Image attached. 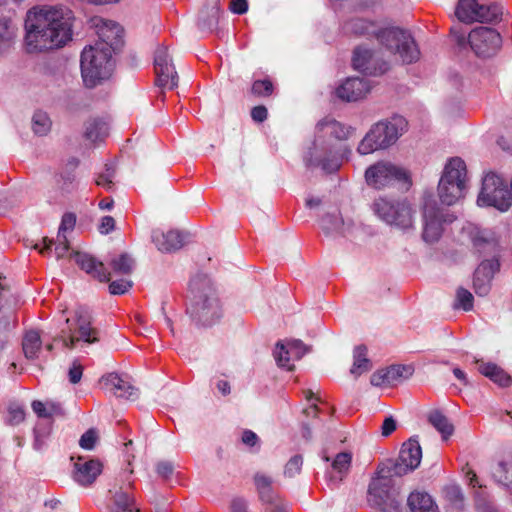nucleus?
<instances>
[{
	"label": "nucleus",
	"instance_id": "nucleus-1",
	"mask_svg": "<svg viewBox=\"0 0 512 512\" xmlns=\"http://www.w3.org/2000/svg\"><path fill=\"white\" fill-rule=\"evenodd\" d=\"M72 39L69 11L56 6H34L26 13L25 46L29 53L61 48Z\"/></svg>",
	"mask_w": 512,
	"mask_h": 512
},
{
	"label": "nucleus",
	"instance_id": "nucleus-2",
	"mask_svg": "<svg viewBox=\"0 0 512 512\" xmlns=\"http://www.w3.org/2000/svg\"><path fill=\"white\" fill-rule=\"evenodd\" d=\"M351 126H345L333 118L326 117L316 125V136L313 146L309 149L305 159L307 166L321 167L325 172L332 173L341 165L334 146L327 141V138L335 140H346L353 133Z\"/></svg>",
	"mask_w": 512,
	"mask_h": 512
},
{
	"label": "nucleus",
	"instance_id": "nucleus-3",
	"mask_svg": "<svg viewBox=\"0 0 512 512\" xmlns=\"http://www.w3.org/2000/svg\"><path fill=\"white\" fill-rule=\"evenodd\" d=\"M347 33L365 36L374 35L394 54H398L403 63L410 64L419 59L420 52L410 33L399 28L381 29L376 22L362 18L351 19L345 23Z\"/></svg>",
	"mask_w": 512,
	"mask_h": 512
},
{
	"label": "nucleus",
	"instance_id": "nucleus-4",
	"mask_svg": "<svg viewBox=\"0 0 512 512\" xmlns=\"http://www.w3.org/2000/svg\"><path fill=\"white\" fill-rule=\"evenodd\" d=\"M193 299L187 311L199 325L209 327L222 317V307L211 279L206 275H196L190 281Z\"/></svg>",
	"mask_w": 512,
	"mask_h": 512
},
{
	"label": "nucleus",
	"instance_id": "nucleus-5",
	"mask_svg": "<svg viewBox=\"0 0 512 512\" xmlns=\"http://www.w3.org/2000/svg\"><path fill=\"white\" fill-rule=\"evenodd\" d=\"M407 126L406 119L399 115L379 121L371 127L361 140L357 151L361 155H367L376 150L386 149L396 143L399 137L407 130Z\"/></svg>",
	"mask_w": 512,
	"mask_h": 512
},
{
	"label": "nucleus",
	"instance_id": "nucleus-6",
	"mask_svg": "<svg viewBox=\"0 0 512 512\" xmlns=\"http://www.w3.org/2000/svg\"><path fill=\"white\" fill-rule=\"evenodd\" d=\"M114 63L109 49L100 46H89L81 54V74L84 84L93 88L102 80L108 79L113 71Z\"/></svg>",
	"mask_w": 512,
	"mask_h": 512
},
{
	"label": "nucleus",
	"instance_id": "nucleus-7",
	"mask_svg": "<svg viewBox=\"0 0 512 512\" xmlns=\"http://www.w3.org/2000/svg\"><path fill=\"white\" fill-rule=\"evenodd\" d=\"M67 330L63 329L61 334L54 340L62 342L67 349L76 348L77 344H93L100 340V332L92 325V316L90 312L83 307L75 311L74 319H66Z\"/></svg>",
	"mask_w": 512,
	"mask_h": 512
},
{
	"label": "nucleus",
	"instance_id": "nucleus-8",
	"mask_svg": "<svg viewBox=\"0 0 512 512\" xmlns=\"http://www.w3.org/2000/svg\"><path fill=\"white\" fill-rule=\"evenodd\" d=\"M371 209L383 222L396 228L407 230L413 227L415 210L406 199L380 196Z\"/></svg>",
	"mask_w": 512,
	"mask_h": 512
},
{
	"label": "nucleus",
	"instance_id": "nucleus-9",
	"mask_svg": "<svg viewBox=\"0 0 512 512\" xmlns=\"http://www.w3.org/2000/svg\"><path fill=\"white\" fill-rule=\"evenodd\" d=\"M397 476L386 464L378 467L368 487V501L383 512H396L399 504L392 494L393 477Z\"/></svg>",
	"mask_w": 512,
	"mask_h": 512
},
{
	"label": "nucleus",
	"instance_id": "nucleus-10",
	"mask_svg": "<svg viewBox=\"0 0 512 512\" xmlns=\"http://www.w3.org/2000/svg\"><path fill=\"white\" fill-rule=\"evenodd\" d=\"M477 203L479 206L495 207L501 212L507 211L512 205L507 182L495 173H488L483 179Z\"/></svg>",
	"mask_w": 512,
	"mask_h": 512
},
{
	"label": "nucleus",
	"instance_id": "nucleus-11",
	"mask_svg": "<svg viewBox=\"0 0 512 512\" xmlns=\"http://www.w3.org/2000/svg\"><path fill=\"white\" fill-rule=\"evenodd\" d=\"M474 255L483 260L499 261L500 243L497 234L489 229L468 225L463 228Z\"/></svg>",
	"mask_w": 512,
	"mask_h": 512
},
{
	"label": "nucleus",
	"instance_id": "nucleus-12",
	"mask_svg": "<svg viewBox=\"0 0 512 512\" xmlns=\"http://www.w3.org/2000/svg\"><path fill=\"white\" fill-rule=\"evenodd\" d=\"M454 217L451 214L444 213L438 206L432 195L424 197L423 202V221L424 228L422 238L427 243L437 242L443 232V223H451Z\"/></svg>",
	"mask_w": 512,
	"mask_h": 512
},
{
	"label": "nucleus",
	"instance_id": "nucleus-13",
	"mask_svg": "<svg viewBox=\"0 0 512 512\" xmlns=\"http://www.w3.org/2000/svg\"><path fill=\"white\" fill-rule=\"evenodd\" d=\"M366 182L375 189H383L396 182H406V171L390 162H378L365 172Z\"/></svg>",
	"mask_w": 512,
	"mask_h": 512
},
{
	"label": "nucleus",
	"instance_id": "nucleus-14",
	"mask_svg": "<svg viewBox=\"0 0 512 512\" xmlns=\"http://www.w3.org/2000/svg\"><path fill=\"white\" fill-rule=\"evenodd\" d=\"M471 49L479 57H491L501 47V36L493 28L480 26L473 29L468 36Z\"/></svg>",
	"mask_w": 512,
	"mask_h": 512
},
{
	"label": "nucleus",
	"instance_id": "nucleus-15",
	"mask_svg": "<svg viewBox=\"0 0 512 512\" xmlns=\"http://www.w3.org/2000/svg\"><path fill=\"white\" fill-rule=\"evenodd\" d=\"M421 459V446L417 440L411 438L402 445L398 459L385 464L394 471L397 477H400L416 469L420 465Z\"/></svg>",
	"mask_w": 512,
	"mask_h": 512
},
{
	"label": "nucleus",
	"instance_id": "nucleus-16",
	"mask_svg": "<svg viewBox=\"0 0 512 512\" xmlns=\"http://www.w3.org/2000/svg\"><path fill=\"white\" fill-rule=\"evenodd\" d=\"M93 25L100 40L95 46L99 45L100 49L108 48L111 54L122 47L123 29L118 23L103 18H95L93 19Z\"/></svg>",
	"mask_w": 512,
	"mask_h": 512
},
{
	"label": "nucleus",
	"instance_id": "nucleus-17",
	"mask_svg": "<svg viewBox=\"0 0 512 512\" xmlns=\"http://www.w3.org/2000/svg\"><path fill=\"white\" fill-rule=\"evenodd\" d=\"M154 65L156 84L162 88H175L178 83V75L166 47L160 46L157 48L154 56Z\"/></svg>",
	"mask_w": 512,
	"mask_h": 512
},
{
	"label": "nucleus",
	"instance_id": "nucleus-18",
	"mask_svg": "<svg viewBox=\"0 0 512 512\" xmlns=\"http://www.w3.org/2000/svg\"><path fill=\"white\" fill-rule=\"evenodd\" d=\"M100 385L103 390L113 394L117 398L135 400L139 395L138 389L131 383L129 378L117 373H109L102 376Z\"/></svg>",
	"mask_w": 512,
	"mask_h": 512
},
{
	"label": "nucleus",
	"instance_id": "nucleus-19",
	"mask_svg": "<svg viewBox=\"0 0 512 512\" xmlns=\"http://www.w3.org/2000/svg\"><path fill=\"white\" fill-rule=\"evenodd\" d=\"M499 261L482 260L474 272L473 289L475 293L484 297L488 295L491 289V280L494 274L499 270Z\"/></svg>",
	"mask_w": 512,
	"mask_h": 512
},
{
	"label": "nucleus",
	"instance_id": "nucleus-20",
	"mask_svg": "<svg viewBox=\"0 0 512 512\" xmlns=\"http://www.w3.org/2000/svg\"><path fill=\"white\" fill-rule=\"evenodd\" d=\"M309 351L310 347L305 345L301 340H292L288 342L287 346L278 342L274 351V357L279 367L286 368L291 371L294 369V365L289 363L288 358L284 361L283 354H291L292 358L298 360Z\"/></svg>",
	"mask_w": 512,
	"mask_h": 512
},
{
	"label": "nucleus",
	"instance_id": "nucleus-21",
	"mask_svg": "<svg viewBox=\"0 0 512 512\" xmlns=\"http://www.w3.org/2000/svg\"><path fill=\"white\" fill-rule=\"evenodd\" d=\"M101 472L102 464L99 460L79 457L75 463L73 477L78 484L87 486L92 484Z\"/></svg>",
	"mask_w": 512,
	"mask_h": 512
},
{
	"label": "nucleus",
	"instance_id": "nucleus-22",
	"mask_svg": "<svg viewBox=\"0 0 512 512\" xmlns=\"http://www.w3.org/2000/svg\"><path fill=\"white\" fill-rule=\"evenodd\" d=\"M370 91V84L364 78H348L336 89V95L347 102L358 101Z\"/></svg>",
	"mask_w": 512,
	"mask_h": 512
},
{
	"label": "nucleus",
	"instance_id": "nucleus-23",
	"mask_svg": "<svg viewBox=\"0 0 512 512\" xmlns=\"http://www.w3.org/2000/svg\"><path fill=\"white\" fill-rule=\"evenodd\" d=\"M73 257L77 265L87 274L100 282L110 281L111 272L105 268L103 262L98 261L94 256L84 252H75Z\"/></svg>",
	"mask_w": 512,
	"mask_h": 512
},
{
	"label": "nucleus",
	"instance_id": "nucleus-24",
	"mask_svg": "<svg viewBox=\"0 0 512 512\" xmlns=\"http://www.w3.org/2000/svg\"><path fill=\"white\" fill-rule=\"evenodd\" d=\"M353 66L356 70H359L368 75L383 74L388 70V64L382 62L377 68L374 66V53L369 49L357 48L354 51Z\"/></svg>",
	"mask_w": 512,
	"mask_h": 512
},
{
	"label": "nucleus",
	"instance_id": "nucleus-25",
	"mask_svg": "<svg viewBox=\"0 0 512 512\" xmlns=\"http://www.w3.org/2000/svg\"><path fill=\"white\" fill-rule=\"evenodd\" d=\"M152 241L162 252H172L180 249L183 246V235L179 231L171 230L163 232L161 230H154L152 232Z\"/></svg>",
	"mask_w": 512,
	"mask_h": 512
},
{
	"label": "nucleus",
	"instance_id": "nucleus-26",
	"mask_svg": "<svg viewBox=\"0 0 512 512\" xmlns=\"http://www.w3.org/2000/svg\"><path fill=\"white\" fill-rule=\"evenodd\" d=\"M466 176L467 170L465 162L459 157H453L445 164L439 181H443L445 183L458 182L465 185Z\"/></svg>",
	"mask_w": 512,
	"mask_h": 512
},
{
	"label": "nucleus",
	"instance_id": "nucleus-27",
	"mask_svg": "<svg viewBox=\"0 0 512 512\" xmlns=\"http://www.w3.org/2000/svg\"><path fill=\"white\" fill-rule=\"evenodd\" d=\"M491 477L500 485H512V454L505 455L492 464Z\"/></svg>",
	"mask_w": 512,
	"mask_h": 512
},
{
	"label": "nucleus",
	"instance_id": "nucleus-28",
	"mask_svg": "<svg viewBox=\"0 0 512 512\" xmlns=\"http://www.w3.org/2000/svg\"><path fill=\"white\" fill-rule=\"evenodd\" d=\"M474 362L478 365V371L485 377L501 387H507L511 384V377L497 364L485 362L475 358Z\"/></svg>",
	"mask_w": 512,
	"mask_h": 512
},
{
	"label": "nucleus",
	"instance_id": "nucleus-29",
	"mask_svg": "<svg viewBox=\"0 0 512 512\" xmlns=\"http://www.w3.org/2000/svg\"><path fill=\"white\" fill-rule=\"evenodd\" d=\"M352 455L349 452L338 453L331 465V472L329 473V481L334 485H338L348 473L351 467Z\"/></svg>",
	"mask_w": 512,
	"mask_h": 512
},
{
	"label": "nucleus",
	"instance_id": "nucleus-30",
	"mask_svg": "<svg viewBox=\"0 0 512 512\" xmlns=\"http://www.w3.org/2000/svg\"><path fill=\"white\" fill-rule=\"evenodd\" d=\"M464 190L465 185L458 182L445 183L443 181H439L438 184V196L441 202L448 206L455 204L460 198H462Z\"/></svg>",
	"mask_w": 512,
	"mask_h": 512
},
{
	"label": "nucleus",
	"instance_id": "nucleus-31",
	"mask_svg": "<svg viewBox=\"0 0 512 512\" xmlns=\"http://www.w3.org/2000/svg\"><path fill=\"white\" fill-rule=\"evenodd\" d=\"M351 226V222L345 223L338 214H326L321 219V228L326 235L346 236Z\"/></svg>",
	"mask_w": 512,
	"mask_h": 512
},
{
	"label": "nucleus",
	"instance_id": "nucleus-32",
	"mask_svg": "<svg viewBox=\"0 0 512 512\" xmlns=\"http://www.w3.org/2000/svg\"><path fill=\"white\" fill-rule=\"evenodd\" d=\"M411 512H439L432 497L425 492H412L408 497Z\"/></svg>",
	"mask_w": 512,
	"mask_h": 512
},
{
	"label": "nucleus",
	"instance_id": "nucleus-33",
	"mask_svg": "<svg viewBox=\"0 0 512 512\" xmlns=\"http://www.w3.org/2000/svg\"><path fill=\"white\" fill-rule=\"evenodd\" d=\"M221 9L217 0L213 2L210 7H206L202 10L198 16L197 25L199 29L203 31H212L216 28Z\"/></svg>",
	"mask_w": 512,
	"mask_h": 512
},
{
	"label": "nucleus",
	"instance_id": "nucleus-34",
	"mask_svg": "<svg viewBox=\"0 0 512 512\" xmlns=\"http://www.w3.org/2000/svg\"><path fill=\"white\" fill-rule=\"evenodd\" d=\"M427 420L441 434L443 440L449 439L454 432L453 424L440 410L430 411Z\"/></svg>",
	"mask_w": 512,
	"mask_h": 512
},
{
	"label": "nucleus",
	"instance_id": "nucleus-35",
	"mask_svg": "<svg viewBox=\"0 0 512 512\" xmlns=\"http://www.w3.org/2000/svg\"><path fill=\"white\" fill-rule=\"evenodd\" d=\"M372 368L371 361L367 357V348L364 345H358L353 351V365L350 373L355 377H359Z\"/></svg>",
	"mask_w": 512,
	"mask_h": 512
},
{
	"label": "nucleus",
	"instance_id": "nucleus-36",
	"mask_svg": "<svg viewBox=\"0 0 512 512\" xmlns=\"http://www.w3.org/2000/svg\"><path fill=\"white\" fill-rule=\"evenodd\" d=\"M41 347L42 341L38 331L30 330L25 333L22 348L26 358L36 359Z\"/></svg>",
	"mask_w": 512,
	"mask_h": 512
},
{
	"label": "nucleus",
	"instance_id": "nucleus-37",
	"mask_svg": "<svg viewBox=\"0 0 512 512\" xmlns=\"http://www.w3.org/2000/svg\"><path fill=\"white\" fill-rule=\"evenodd\" d=\"M479 7L477 0H459L455 15L462 23L471 24L475 22L476 11Z\"/></svg>",
	"mask_w": 512,
	"mask_h": 512
},
{
	"label": "nucleus",
	"instance_id": "nucleus-38",
	"mask_svg": "<svg viewBox=\"0 0 512 512\" xmlns=\"http://www.w3.org/2000/svg\"><path fill=\"white\" fill-rule=\"evenodd\" d=\"M254 483L259 493L260 499L267 503H274L275 494L272 488L273 480L270 476L262 473H256Z\"/></svg>",
	"mask_w": 512,
	"mask_h": 512
},
{
	"label": "nucleus",
	"instance_id": "nucleus-39",
	"mask_svg": "<svg viewBox=\"0 0 512 512\" xmlns=\"http://www.w3.org/2000/svg\"><path fill=\"white\" fill-rule=\"evenodd\" d=\"M109 266L115 274L130 275L135 267V261L128 253H121L109 261Z\"/></svg>",
	"mask_w": 512,
	"mask_h": 512
},
{
	"label": "nucleus",
	"instance_id": "nucleus-40",
	"mask_svg": "<svg viewBox=\"0 0 512 512\" xmlns=\"http://www.w3.org/2000/svg\"><path fill=\"white\" fill-rule=\"evenodd\" d=\"M31 406L33 411L37 414V416L41 418H51L54 416L63 415L61 405L54 401L42 402L35 400L32 402Z\"/></svg>",
	"mask_w": 512,
	"mask_h": 512
},
{
	"label": "nucleus",
	"instance_id": "nucleus-41",
	"mask_svg": "<svg viewBox=\"0 0 512 512\" xmlns=\"http://www.w3.org/2000/svg\"><path fill=\"white\" fill-rule=\"evenodd\" d=\"M475 22H493L497 21L501 14L502 10L498 5H484L479 3V7L477 9Z\"/></svg>",
	"mask_w": 512,
	"mask_h": 512
},
{
	"label": "nucleus",
	"instance_id": "nucleus-42",
	"mask_svg": "<svg viewBox=\"0 0 512 512\" xmlns=\"http://www.w3.org/2000/svg\"><path fill=\"white\" fill-rule=\"evenodd\" d=\"M107 124L100 120L94 119L87 123L85 129V137L93 142L102 139L107 134Z\"/></svg>",
	"mask_w": 512,
	"mask_h": 512
},
{
	"label": "nucleus",
	"instance_id": "nucleus-43",
	"mask_svg": "<svg viewBox=\"0 0 512 512\" xmlns=\"http://www.w3.org/2000/svg\"><path fill=\"white\" fill-rule=\"evenodd\" d=\"M17 27L12 20L0 18V45L9 46L16 38Z\"/></svg>",
	"mask_w": 512,
	"mask_h": 512
},
{
	"label": "nucleus",
	"instance_id": "nucleus-44",
	"mask_svg": "<svg viewBox=\"0 0 512 512\" xmlns=\"http://www.w3.org/2000/svg\"><path fill=\"white\" fill-rule=\"evenodd\" d=\"M32 129L35 134L43 136L51 129V121L47 113L37 111L32 117Z\"/></svg>",
	"mask_w": 512,
	"mask_h": 512
},
{
	"label": "nucleus",
	"instance_id": "nucleus-45",
	"mask_svg": "<svg viewBox=\"0 0 512 512\" xmlns=\"http://www.w3.org/2000/svg\"><path fill=\"white\" fill-rule=\"evenodd\" d=\"M386 370V381L393 385L401 379H407L412 375V369L402 365H392Z\"/></svg>",
	"mask_w": 512,
	"mask_h": 512
},
{
	"label": "nucleus",
	"instance_id": "nucleus-46",
	"mask_svg": "<svg viewBox=\"0 0 512 512\" xmlns=\"http://www.w3.org/2000/svg\"><path fill=\"white\" fill-rule=\"evenodd\" d=\"M474 297L470 291L465 288H458L456 291V302L455 308H462L464 311H470L473 309Z\"/></svg>",
	"mask_w": 512,
	"mask_h": 512
},
{
	"label": "nucleus",
	"instance_id": "nucleus-47",
	"mask_svg": "<svg viewBox=\"0 0 512 512\" xmlns=\"http://www.w3.org/2000/svg\"><path fill=\"white\" fill-rule=\"evenodd\" d=\"M25 419V411L23 406L17 403H11L8 406V418L6 422L9 425L15 426L23 422Z\"/></svg>",
	"mask_w": 512,
	"mask_h": 512
},
{
	"label": "nucleus",
	"instance_id": "nucleus-48",
	"mask_svg": "<svg viewBox=\"0 0 512 512\" xmlns=\"http://www.w3.org/2000/svg\"><path fill=\"white\" fill-rule=\"evenodd\" d=\"M274 87L270 80H256L252 84L251 92L258 97H268L273 93Z\"/></svg>",
	"mask_w": 512,
	"mask_h": 512
},
{
	"label": "nucleus",
	"instance_id": "nucleus-49",
	"mask_svg": "<svg viewBox=\"0 0 512 512\" xmlns=\"http://www.w3.org/2000/svg\"><path fill=\"white\" fill-rule=\"evenodd\" d=\"M114 177L115 169L111 165L106 164L104 172L98 175L96 184L110 190L113 187Z\"/></svg>",
	"mask_w": 512,
	"mask_h": 512
},
{
	"label": "nucleus",
	"instance_id": "nucleus-50",
	"mask_svg": "<svg viewBox=\"0 0 512 512\" xmlns=\"http://www.w3.org/2000/svg\"><path fill=\"white\" fill-rule=\"evenodd\" d=\"M114 503L116 509H136L134 506V499L125 491L115 493Z\"/></svg>",
	"mask_w": 512,
	"mask_h": 512
},
{
	"label": "nucleus",
	"instance_id": "nucleus-51",
	"mask_svg": "<svg viewBox=\"0 0 512 512\" xmlns=\"http://www.w3.org/2000/svg\"><path fill=\"white\" fill-rule=\"evenodd\" d=\"M303 464V459L300 455L293 456L285 465V476L292 478L300 473Z\"/></svg>",
	"mask_w": 512,
	"mask_h": 512
},
{
	"label": "nucleus",
	"instance_id": "nucleus-52",
	"mask_svg": "<svg viewBox=\"0 0 512 512\" xmlns=\"http://www.w3.org/2000/svg\"><path fill=\"white\" fill-rule=\"evenodd\" d=\"M451 36L453 37L454 41L460 48H465L469 42L468 38H466V32L462 25L457 24L451 27L450 29Z\"/></svg>",
	"mask_w": 512,
	"mask_h": 512
},
{
	"label": "nucleus",
	"instance_id": "nucleus-53",
	"mask_svg": "<svg viewBox=\"0 0 512 512\" xmlns=\"http://www.w3.org/2000/svg\"><path fill=\"white\" fill-rule=\"evenodd\" d=\"M98 439V435L95 429L87 430L80 438L79 445L86 450H92Z\"/></svg>",
	"mask_w": 512,
	"mask_h": 512
},
{
	"label": "nucleus",
	"instance_id": "nucleus-54",
	"mask_svg": "<svg viewBox=\"0 0 512 512\" xmlns=\"http://www.w3.org/2000/svg\"><path fill=\"white\" fill-rule=\"evenodd\" d=\"M76 224V217L72 213H66L63 215L61 224L59 226L58 230V238H61V236L66 235L65 233L67 231H72Z\"/></svg>",
	"mask_w": 512,
	"mask_h": 512
},
{
	"label": "nucleus",
	"instance_id": "nucleus-55",
	"mask_svg": "<svg viewBox=\"0 0 512 512\" xmlns=\"http://www.w3.org/2000/svg\"><path fill=\"white\" fill-rule=\"evenodd\" d=\"M445 497L451 503L460 504L463 501L462 490L457 485H449L444 489Z\"/></svg>",
	"mask_w": 512,
	"mask_h": 512
},
{
	"label": "nucleus",
	"instance_id": "nucleus-56",
	"mask_svg": "<svg viewBox=\"0 0 512 512\" xmlns=\"http://www.w3.org/2000/svg\"><path fill=\"white\" fill-rule=\"evenodd\" d=\"M132 287V282L129 280H116L112 281L109 285V292L113 295H122Z\"/></svg>",
	"mask_w": 512,
	"mask_h": 512
},
{
	"label": "nucleus",
	"instance_id": "nucleus-57",
	"mask_svg": "<svg viewBox=\"0 0 512 512\" xmlns=\"http://www.w3.org/2000/svg\"><path fill=\"white\" fill-rule=\"evenodd\" d=\"M11 324L14 326L15 321L13 320L10 322L8 317L0 315V353L3 351L7 341L5 332L8 330Z\"/></svg>",
	"mask_w": 512,
	"mask_h": 512
},
{
	"label": "nucleus",
	"instance_id": "nucleus-58",
	"mask_svg": "<svg viewBox=\"0 0 512 512\" xmlns=\"http://www.w3.org/2000/svg\"><path fill=\"white\" fill-rule=\"evenodd\" d=\"M69 250V243L66 235L61 236V238L57 237V244L54 249V253L57 259L63 258Z\"/></svg>",
	"mask_w": 512,
	"mask_h": 512
},
{
	"label": "nucleus",
	"instance_id": "nucleus-59",
	"mask_svg": "<svg viewBox=\"0 0 512 512\" xmlns=\"http://www.w3.org/2000/svg\"><path fill=\"white\" fill-rule=\"evenodd\" d=\"M82 373H83L82 365L80 363H78L77 361H74L72 366L69 369V372H68L69 381L72 384H77L81 380Z\"/></svg>",
	"mask_w": 512,
	"mask_h": 512
},
{
	"label": "nucleus",
	"instance_id": "nucleus-60",
	"mask_svg": "<svg viewBox=\"0 0 512 512\" xmlns=\"http://www.w3.org/2000/svg\"><path fill=\"white\" fill-rule=\"evenodd\" d=\"M174 466L169 461H161L156 465V472L163 478H168L172 475Z\"/></svg>",
	"mask_w": 512,
	"mask_h": 512
},
{
	"label": "nucleus",
	"instance_id": "nucleus-61",
	"mask_svg": "<svg viewBox=\"0 0 512 512\" xmlns=\"http://www.w3.org/2000/svg\"><path fill=\"white\" fill-rule=\"evenodd\" d=\"M47 437H48L47 431H41L38 428L34 429V443H33L34 449L38 450V451L42 450V448L46 444Z\"/></svg>",
	"mask_w": 512,
	"mask_h": 512
},
{
	"label": "nucleus",
	"instance_id": "nucleus-62",
	"mask_svg": "<svg viewBox=\"0 0 512 512\" xmlns=\"http://www.w3.org/2000/svg\"><path fill=\"white\" fill-rule=\"evenodd\" d=\"M115 228V220L111 216H104L98 226V230L101 234L106 235L113 231Z\"/></svg>",
	"mask_w": 512,
	"mask_h": 512
},
{
	"label": "nucleus",
	"instance_id": "nucleus-63",
	"mask_svg": "<svg viewBox=\"0 0 512 512\" xmlns=\"http://www.w3.org/2000/svg\"><path fill=\"white\" fill-rule=\"evenodd\" d=\"M241 441L248 447H255L259 444V437L251 430H245L242 433Z\"/></svg>",
	"mask_w": 512,
	"mask_h": 512
},
{
	"label": "nucleus",
	"instance_id": "nucleus-64",
	"mask_svg": "<svg viewBox=\"0 0 512 512\" xmlns=\"http://www.w3.org/2000/svg\"><path fill=\"white\" fill-rule=\"evenodd\" d=\"M396 429V421L392 416L386 417L381 427V433L384 437L389 436Z\"/></svg>",
	"mask_w": 512,
	"mask_h": 512
}]
</instances>
